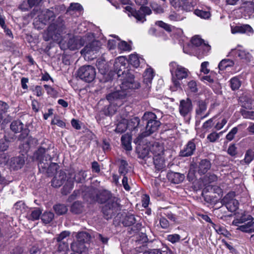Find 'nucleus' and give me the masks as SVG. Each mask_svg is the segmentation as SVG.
<instances>
[{
	"instance_id": "obj_1",
	"label": "nucleus",
	"mask_w": 254,
	"mask_h": 254,
	"mask_svg": "<svg viewBox=\"0 0 254 254\" xmlns=\"http://www.w3.org/2000/svg\"><path fill=\"white\" fill-rule=\"evenodd\" d=\"M127 63V59L124 56H120L116 59L114 66L115 71L119 77H121L122 80L120 91H117L109 94L107 100L112 105L120 106L122 104L121 100L124 99L127 93L125 91L128 89H136L139 87V84L134 80V76L128 70H126Z\"/></svg>"
},
{
	"instance_id": "obj_2",
	"label": "nucleus",
	"mask_w": 254,
	"mask_h": 254,
	"mask_svg": "<svg viewBox=\"0 0 254 254\" xmlns=\"http://www.w3.org/2000/svg\"><path fill=\"white\" fill-rule=\"evenodd\" d=\"M65 30L64 25L61 23L59 25L53 23L51 24L43 34L45 41L50 40L59 43L61 48L63 50L69 49L70 50H75L80 48L85 43V36L83 38L80 36H75L69 39L67 43L65 44L64 40L62 38V35Z\"/></svg>"
},
{
	"instance_id": "obj_3",
	"label": "nucleus",
	"mask_w": 254,
	"mask_h": 254,
	"mask_svg": "<svg viewBox=\"0 0 254 254\" xmlns=\"http://www.w3.org/2000/svg\"><path fill=\"white\" fill-rule=\"evenodd\" d=\"M169 66L172 75V85L170 86V89L172 91H175L181 88L180 80L187 78L190 72L187 68L179 65L175 62L170 63Z\"/></svg>"
},
{
	"instance_id": "obj_4",
	"label": "nucleus",
	"mask_w": 254,
	"mask_h": 254,
	"mask_svg": "<svg viewBox=\"0 0 254 254\" xmlns=\"http://www.w3.org/2000/svg\"><path fill=\"white\" fill-rule=\"evenodd\" d=\"M85 43L88 44L81 51V54L85 60H91L96 57V54L99 52L102 45L101 42L95 39L93 34L88 33L85 36Z\"/></svg>"
},
{
	"instance_id": "obj_5",
	"label": "nucleus",
	"mask_w": 254,
	"mask_h": 254,
	"mask_svg": "<svg viewBox=\"0 0 254 254\" xmlns=\"http://www.w3.org/2000/svg\"><path fill=\"white\" fill-rule=\"evenodd\" d=\"M49 147L44 148L40 147L35 153L34 155L36 159L39 161L38 167L40 170L43 172L49 170L51 165H56V163H52V157L49 154Z\"/></svg>"
},
{
	"instance_id": "obj_6",
	"label": "nucleus",
	"mask_w": 254,
	"mask_h": 254,
	"mask_svg": "<svg viewBox=\"0 0 254 254\" xmlns=\"http://www.w3.org/2000/svg\"><path fill=\"white\" fill-rule=\"evenodd\" d=\"M142 119L143 120L147 121V123L145 127V130L142 132L139 136L140 138L150 135L157 130L160 126V122L155 120L156 116L154 112H145Z\"/></svg>"
},
{
	"instance_id": "obj_7",
	"label": "nucleus",
	"mask_w": 254,
	"mask_h": 254,
	"mask_svg": "<svg viewBox=\"0 0 254 254\" xmlns=\"http://www.w3.org/2000/svg\"><path fill=\"white\" fill-rule=\"evenodd\" d=\"M232 223L238 226L237 230L242 232L249 234L254 233V221L250 215H243L240 218L233 220Z\"/></svg>"
},
{
	"instance_id": "obj_8",
	"label": "nucleus",
	"mask_w": 254,
	"mask_h": 254,
	"mask_svg": "<svg viewBox=\"0 0 254 254\" xmlns=\"http://www.w3.org/2000/svg\"><path fill=\"white\" fill-rule=\"evenodd\" d=\"M211 167V164L209 160L204 159L201 160L195 164H191L190 169L188 174V178L189 180H192L194 174L191 171L192 168H195L200 175L205 174Z\"/></svg>"
},
{
	"instance_id": "obj_9",
	"label": "nucleus",
	"mask_w": 254,
	"mask_h": 254,
	"mask_svg": "<svg viewBox=\"0 0 254 254\" xmlns=\"http://www.w3.org/2000/svg\"><path fill=\"white\" fill-rule=\"evenodd\" d=\"M125 9L128 11V15H131L137 20V22L143 23L146 21L145 16L149 15L151 13V10L149 7L147 6H141L138 10L134 9L130 6H127Z\"/></svg>"
},
{
	"instance_id": "obj_10",
	"label": "nucleus",
	"mask_w": 254,
	"mask_h": 254,
	"mask_svg": "<svg viewBox=\"0 0 254 254\" xmlns=\"http://www.w3.org/2000/svg\"><path fill=\"white\" fill-rule=\"evenodd\" d=\"M95 68L92 65H83L80 67L77 71L78 76L86 82H91L96 76Z\"/></svg>"
},
{
	"instance_id": "obj_11",
	"label": "nucleus",
	"mask_w": 254,
	"mask_h": 254,
	"mask_svg": "<svg viewBox=\"0 0 254 254\" xmlns=\"http://www.w3.org/2000/svg\"><path fill=\"white\" fill-rule=\"evenodd\" d=\"M110 202L106 203L102 208L104 217L107 220L111 219L120 210L117 198H112Z\"/></svg>"
},
{
	"instance_id": "obj_12",
	"label": "nucleus",
	"mask_w": 254,
	"mask_h": 254,
	"mask_svg": "<svg viewBox=\"0 0 254 254\" xmlns=\"http://www.w3.org/2000/svg\"><path fill=\"white\" fill-rule=\"evenodd\" d=\"M235 193L233 191L228 193L222 199L221 203L226 206L231 212H235L239 207V202L235 198Z\"/></svg>"
},
{
	"instance_id": "obj_13",
	"label": "nucleus",
	"mask_w": 254,
	"mask_h": 254,
	"mask_svg": "<svg viewBox=\"0 0 254 254\" xmlns=\"http://www.w3.org/2000/svg\"><path fill=\"white\" fill-rule=\"evenodd\" d=\"M10 129L15 133L21 132L19 139H23L28 136L29 130L24 128L23 124L19 120L13 121L10 125Z\"/></svg>"
},
{
	"instance_id": "obj_14",
	"label": "nucleus",
	"mask_w": 254,
	"mask_h": 254,
	"mask_svg": "<svg viewBox=\"0 0 254 254\" xmlns=\"http://www.w3.org/2000/svg\"><path fill=\"white\" fill-rule=\"evenodd\" d=\"M227 56L233 57L236 58H239L240 60L247 62L250 61L252 58L251 54L243 49L240 46H238L235 49H232Z\"/></svg>"
},
{
	"instance_id": "obj_15",
	"label": "nucleus",
	"mask_w": 254,
	"mask_h": 254,
	"mask_svg": "<svg viewBox=\"0 0 254 254\" xmlns=\"http://www.w3.org/2000/svg\"><path fill=\"white\" fill-rule=\"evenodd\" d=\"M67 178L66 173L60 170L56 173L52 180V186L55 188H59L67 180Z\"/></svg>"
},
{
	"instance_id": "obj_16",
	"label": "nucleus",
	"mask_w": 254,
	"mask_h": 254,
	"mask_svg": "<svg viewBox=\"0 0 254 254\" xmlns=\"http://www.w3.org/2000/svg\"><path fill=\"white\" fill-rule=\"evenodd\" d=\"M39 20L45 24L50 23L54 20L55 14L53 10L45 9L38 15Z\"/></svg>"
},
{
	"instance_id": "obj_17",
	"label": "nucleus",
	"mask_w": 254,
	"mask_h": 254,
	"mask_svg": "<svg viewBox=\"0 0 254 254\" xmlns=\"http://www.w3.org/2000/svg\"><path fill=\"white\" fill-rule=\"evenodd\" d=\"M86 176L85 172L80 170L77 172L71 171L68 173V178L73 181L74 180L76 183H81L85 180Z\"/></svg>"
},
{
	"instance_id": "obj_18",
	"label": "nucleus",
	"mask_w": 254,
	"mask_h": 254,
	"mask_svg": "<svg viewBox=\"0 0 254 254\" xmlns=\"http://www.w3.org/2000/svg\"><path fill=\"white\" fill-rule=\"evenodd\" d=\"M25 163V159L23 156H19L13 157L10 159L9 165L11 169L14 170L21 169Z\"/></svg>"
},
{
	"instance_id": "obj_19",
	"label": "nucleus",
	"mask_w": 254,
	"mask_h": 254,
	"mask_svg": "<svg viewBox=\"0 0 254 254\" xmlns=\"http://www.w3.org/2000/svg\"><path fill=\"white\" fill-rule=\"evenodd\" d=\"M196 146L193 140L189 141L184 148L180 151V155L183 157H188L192 155L195 150Z\"/></svg>"
},
{
	"instance_id": "obj_20",
	"label": "nucleus",
	"mask_w": 254,
	"mask_h": 254,
	"mask_svg": "<svg viewBox=\"0 0 254 254\" xmlns=\"http://www.w3.org/2000/svg\"><path fill=\"white\" fill-rule=\"evenodd\" d=\"M88 244L79 242L77 240L76 242L72 243L71 244V249L72 251L79 254L86 253L88 250L87 245Z\"/></svg>"
},
{
	"instance_id": "obj_21",
	"label": "nucleus",
	"mask_w": 254,
	"mask_h": 254,
	"mask_svg": "<svg viewBox=\"0 0 254 254\" xmlns=\"http://www.w3.org/2000/svg\"><path fill=\"white\" fill-rule=\"evenodd\" d=\"M154 76L153 69L151 68H147L143 74V83L146 84V90H149L151 88L152 80Z\"/></svg>"
},
{
	"instance_id": "obj_22",
	"label": "nucleus",
	"mask_w": 254,
	"mask_h": 254,
	"mask_svg": "<svg viewBox=\"0 0 254 254\" xmlns=\"http://www.w3.org/2000/svg\"><path fill=\"white\" fill-rule=\"evenodd\" d=\"M119 173L120 177L125 176H130L129 167L127 162L125 160L119 161Z\"/></svg>"
},
{
	"instance_id": "obj_23",
	"label": "nucleus",
	"mask_w": 254,
	"mask_h": 254,
	"mask_svg": "<svg viewBox=\"0 0 254 254\" xmlns=\"http://www.w3.org/2000/svg\"><path fill=\"white\" fill-rule=\"evenodd\" d=\"M191 44L196 47L200 46L205 52H208L210 49V47L204 43L203 40L198 36H195L191 40Z\"/></svg>"
},
{
	"instance_id": "obj_24",
	"label": "nucleus",
	"mask_w": 254,
	"mask_h": 254,
	"mask_svg": "<svg viewBox=\"0 0 254 254\" xmlns=\"http://www.w3.org/2000/svg\"><path fill=\"white\" fill-rule=\"evenodd\" d=\"M235 65L234 62L230 59H224L221 60L218 64V68L220 70L223 71L229 70Z\"/></svg>"
},
{
	"instance_id": "obj_25",
	"label": "nucleus",
	"mask_w": 254,
	"mask_h": 254,
	"mask_svg": "<svg viewBox=\"0 0 254 254\" xmlns=\"http://www.w3.org/2000/svg\"><path fill=\"white\" fill-rule=\"evenodd\" d=\"M170 179L174 184H179L182 182L185 179V175L183 174L177 172H171L168 175Z\"/></svg>"
},
{
	"instance_id": "obj_26",
	"label": "nucleus",
	"mask_w": 254,
	"mask_h": 254,
	"mask_svg": "<svg viewBox=\"0 0 254 254\" xmlns=\"http://www.w3.org/2000/svg\"><path fill=\"white\" fill-rule=\"evenodd\" d=\"M154 164L158 170L163 169L165 167L164 157L163 155H155L153 157Z\"/></svg>"
},
{
	"instance_id": "obj_27",
	"label": "nucleus",
	"mask_w": 254,
	"mask_h": 254,
	"mask_svg": "<svg viewBox=\"0 0 254 254\" xmlns=\"http://www.w3.org/2000/svg\"><path fill=\"white\" fill-rule=\"evenodd\" d=\"M144 62V60L137 54H131L129 57V63L135 67L139 66L141 63Z\"/></svg>"
},
{
	"instance_id": "obj_28",
	"label": "nucleus",
	"mask_w": 254,
	"mask_h": 254,
	"mask_svg": "<svg viewBox=\"0 0 254 254\" xmlns=\"http://www.w3.org/2000/svg\"><path fill=\"white\" fill-rule=\"evenodd\" d=\"M192 109V105L189 98L180 101L179 111H190Z\"/></svg>"
},
{
	"instance_id": "obj_29",
	"label": "nucleus",
	"mask_w": 254,
	"mask_h": 254,
	"mask_svg": "<svg viewBox=\"0 0 254 254\" xmlns=\"http://www.w3.org/2000/svg\"><path fill=\"white\" fill-rule=\"evenodd\" d=\"M150 151L155 155H164V147L163 146L158 142H154L151 148H150Z\"/></svg>"
},
{
	"instance_id": "obj_30",
	"label": "nucleus",
	"mask_w": 254,
	"mask_h": 254,
	"mask_svg": "<svg viewBox=\"0 0 254 254\" xmlns=\"http://www.w3.org/2000/svg\"><path fill=\"white\" fill-rule=\"evenodd\" d=\"M76 239L79 242L85 243L89 244L91 237V235L86 232H80L76 235Z\"/></svg>"
},
{
	"instance_id": "obj_31",
	"label": "nucleus",
	"mask_w": 254,
	"mask_h": 254,
	"mask_svg": "<svg viewBox=\"0 0 254 254\" xmlns=\"http://www.w3.org/2000/svg\"><path fill=\"white\" fill-rule=\"evenodd\" d=\"M99 198L100 199V201L101 203H104V202H110V200L112 198H116V197L113 196L112 195V194L107 190H103L102 191L99 196Z\"/></svg>"
},
{
	"instance_id": "obj_32",
	"label": "nucleus",
	"mask_w": 254,
	"mask_h": 254,
	"mask_svg": "<svg viewBox=\"0 0 254 254\" xmlns=\"http://www.w3.org/2000/svg\"><path fill=\"white\" fill-rule=\"evenodd\" d=\"M136 221L134 216L130 213L126 215L122 221V223L125 226H130L134 224Z\"/></svg>"
},
{
	"instance_id": "obj_33",
	"label": "nucleus",
	"mask_w": 254,
	"mask_h": 254,
	"mask_svg": "<svg viewBox=\"0 0 254 254\" xmlns=\"http://www.w3.org/2000/svg\"><path fill=\"white\" fill-rule=\"evenodd\" d=\"M73 181L67 178L66 182L62 189V193L63 195H67L73 188Z\"/></svg>"
},
{
	"instance_id": "obj_34",
	"label": "nucleus",
	"mask_w": 254,
	"mask_h": 254,
	"mask_svg": "<svg viewBox=\"0 0 254 254\" xmlns=\"http://www.w3.org/2000/svg\"><path fill=\"white\" fill-rule=\"evenodd\" d=\"M150 148L147 145H143L138 147L137 148V152L138 157L140 158L144 159L147 157L149 154Z\"/></svg>"
},
{
	"instance_id": "obj_35",
	"label": "nucleus",
	"mask_w": 254,
	"mask_h": 254,
	"mask_svg": "<svg viewBox=\"0 0 254 254\" xmlns=\"http://www.w3.org/2000/svg\"><path fill=\"white\" fill-rule=\"evenodd\" d=\"M127 122L126 120L124 119L122 122L117 124L115 131L117 133H122L127 130Z\"/></svg>"
},
{
	"instance_id": "obj_36",
	"label": "nucleus",
	"mask_w": 254,
	"mask_h": 254,
	"mask_svg": "<svg viewBox=\"0 0 254 254\" xmlns=\"http://www.w3.org/2000/svg\"><path fill=\"white\" fill-rule=\"evenodd\" d=\"M41 214V210L39 208H37L35 209L32 210L30 213L27 215L26 217L29 220L35 221L39 219Z\"/></svg>"
},
{
	"instance_id": "obj_37",
	"label": "nucleus",
	"mask_w": 254,
	"mask_h": 254,
	"mask_svg": "<svg viewBox=\"0 0 254 254\" xmlns=\"http://www.w3.org/2000/svg\"><path fill=\"white\" fill-rule=\"evenodd\" d=\"M54 209L58 215H63L66 213L68 208L66 205L63 204H57L54 206Z\"/></svg>"
},
{
	"instance_id": "obj_38",
	"label": "nucleus",
	"mask_w": 254,
	"mask_h": 254,
	"mask_svg": "<svg viewBox=\"0 0 254 254\" xmlns=\"http://www.w3.org/2000/svg\"><path fill=\"white\" fill-rule=\"evenodd\" d=\"M217 180V177L214 174H208L202 179L204 185L206 186L210 183L216 182Z\"/></svg>"
},
{
	"instance_id": "obj_39",
	"label": "nucleus",
	"mask_w": 254,
	"mask_h": 254,
	"mask_svg": "<svg viewBox=\"0 0 254 254\" xmlns=\"http://www.w3.org/2000/svg\"><path fill=\"white\" fill-rule=\"evenodd\" d=\"M54 217V214L51 212H45L41 216V220L45 224L50 223Z\"/></svg>"
},
{
	"instance_id": "obj_40",
	"label": "nucleus",
	"mask_w": 254,
	"mask_h": 254,
	"mask_svg": "<svg viewBox=\"0 0 254 254\" xmlns=\"http://www.w3.org/2000/svg\"><path fill=\"white\" fill-rule=\"evenodd\" d=\"M71 211L72 212L78 214L83 211V206L79 201L74 202L71 206Z\"/></svg>"
},
{
	"instance_id": "obj_41",
	"label": "nucleus",
	"mask_w": 254,
	"mask_h": 254,
	"mask_svg": "<svg viewBox=\"0 0 254 254\" xmlns=\"http://www.w3.org/2000/svg\"><path fill=\"white\" fill-rule=\"evenodd\" d=\"M254 159V152L251 150H249L247 151L245 158L243 160L241 161V163L244 164V163L246 164H249Z\"/></svg>"
},
{
	"instance_id": "obj_42",
	"label": "nucleus",
	"mask_w": 254,
	"mask_h": 254,
	"mask_svg": "<svg viewBox=\"0 0 254 254\" xmlns=\"http://www.w3.org/2000/svg\"><path fill=\"white\" fill-rule=\"evenodd\" d=\"M229 82L231 88L233 90L238 89L241 85V82L237 77L232 78Z\"/></svg>"
},
{
	"instance_id": "obj_43",
	"label": "nucleus",
	"mask_w": 254,
	"mask_h": 254,
	"mask_svg": "<svg viewBox=\"0 0 254 254\" xmlns=\"http://www.w3.org/2000/svg\"><path fill=\"white\" fill-rule=\"evenodd\" d=\"M121 141L125 148L127 150H131L132 149L131 142L129 137L127 135H123L121 137Z\"/></svg>"
},
{
	"instance_id": "obj_44",
	"label": "nucleus",
	"mask_w": 254,
	"mask_h": 254,
	"mask_svg": "<svg viewBox=\"0 0 254 254\" xmlns=\"http://www.w3.org/2000/svg\"><path fill=\"white\" fill-rule=\"evenodd\" d=\"M140 119L138 117H135L131 118L128 122L127 126L131 129H135L139 126Z\"/></svg>"
},
{
	"instance_id": "obj_45",
	"label": "nucleus",
	"mask_w": 254,
	"mask_h": 254,
	"mask_svg": "<svg viewBox=\"0 0 254 254\" xmlns=\"http://www.w3.org/2000/svg\"><path fill=\"white\" fill-rule=\"evenodd\" d=\"M71 11H75L80 13L83 11V7L78 3H72L67 10L68 12H70Z\"/></svg>"
},
{
	"instance_id": "obj_46",
	"label": "nucleus",
	"mask_w": 254,
	"mask_h": 254,
	"mask_svg": "<svg viewBox=\"0 0 254 254\" xmlns=\"http://www.w3.org/2000/svg\"><path fill=\"white\" fill-rule=\"evenodd\" d=\"M194 13L201 18L208 19L210 17V13L208 11L197 9L194 10Z\"/></svg>"
},
{
	"instance_id": "obj_47",
	"label": "nucleus",
	"mask_w": 254,
	"mask_h": 254,
	"mask_svg": "<svg viewBox=\"0 0 254 254\" xmlns=\"http://www.w3.org/2000/svg\"><path fill=\"white\" fill-rule=\"evenodd\" d=\"M242 8L247 12L254 11V2L253 1H245L243 3Z\"/></svg>"
},
{
	"instance_id": "obj_48",
	"label": "nucleus",
	"mask_w": 254,
	"mask_h": 254,
	"mask_svg": "<svg viewBox=\"0 0 254 254\" xmlns=\"http://www.w3.org/2000/svg\"><path fill=\"white\" fill-rule=\"evenodd\" d=\"M253 28L249 25H241V33L251 35L253 34Z\"/></svg>"
},
{
	"instance_id": "obj_49",
	"label": "nucleus",
	"mask_w": 254,
	"mask_h": 254,
	"mask_svg": "<svg viewBox=\"0 0 254 254\" xmlns=\"http://www.w3.org/2000/svg\"><path fill=\"white\" fill-rule=\"evenodd\" d=\"M181 239V236L179 234H170L167 236V240L173 244L179 242Z\"/></svg>"
},
{
	"instance_id": "obj_50",
	"label": "nucleus",
	"mask_w": 254,
	"mask_h": 254,
	"mask_svg": "<svg viewBox=\"0 0 254 254\" xmlns=\"http://www.w3.org/2000/svg\"><path fill=\"white\" fill-rule=\"evenodd\" d=\"M223 132L220 133H217L216 132H213L208 135L207 139L211 142H215L220 137V134H222Z\"/></svg>"
},
{
	"instance_id": "obj_51",
	"label": "nucleus",
	"mask_w": 254,
	"mask_h": 254,
	"mask_svg": "<svg viewBox=\"0 0 254 254\" xmlns=\"http://www.w3.org/2000/svg\"><path fill=\"white\" fill-rule=\"evenodd\" d=\"M118 48L121 51H130V45L125 41L118 42Z\"/></svg>"
},
{
	"instance_id": "obj_52",
	"label": "nucleus",
	"mask_w": 254,
	"mask_h": 254,
	"mask_svg": "<svg viewBox=\"0 0 254 254\" xmlns=\"http://www.w3.org/2000/svg\"><path fill=\"white\" fill-rule=\"evenodd\" d=\"M70 234L68 231H63L60 235H58L55 239L58 242H66L64 240L66 239V237L69 236Z\"/></svg>"
},
{
	"instance_id": "obj_53",
	"label": "nucleus",
	"mask_w": 254,
	"mask_h": 254,
	"mask_svg": "<svg viewBox=\"0 0 254 254\" xmlns=\"http://www.w3.org/2000/svg\"><path fill=\"white\" fill-rule=\"evenodd\" d=\"M19 9L23 11H26L32 8V6L29 4V1H23L19 5Z\"/></svg>"
},
{
	"instance_id": "obj_54",
	"label": "nucleus",
	"mask_w": 254,
	"mask_h": 254,
	"mask_svg": "<svg viewBox=\"0 0 254 254\" xmlns=\"http://www.w3.org/2000/svg\"><path fill=\"white\" fill-rule=\"evenodd\" d=\"M141 238H137L136 240V243H137L138 245H141L139 247H136V249L141 248V247H144L145 243L147 242L148 241V239L145 234H141V236H140Z\"/></svg>"
},
{
	"instance_id": "obj_55",
	"label": "nucleus",
	"mask_w": 254,
	"mask_h": 254,
	"mask_svg": "<svg viewBox=\"0 0 254 254\" xmlns=\"http://www.w3.org/2000/svg\"><path fill=\"white\" fill-rule=\"evenodd\" d=\"M212 227L218 234L225 235L227 233V230L223 226L213 224Z\"/></svg>"
},
{
	"instance_id": "obj_56",
	"label": "nucleus",
	"mask_w": 254,
	"mask_h": 254,
	"mask_svg": "<svg viewBox=\"0 0 254 254\" xmlns=\"http://www.w3.org/2000/svg\"><path fill=\"white\" fill-rule=\"evenodd\" d=\"M58 243V251L66 252L68 250V244L67 242H61Z\"/></svg>"
},
{
	"instance_id": "obj_57",
	"label": "nucleus",
	"mask_w": 254,
	"mask_h": 254,
	"mask_svg": "<svg viewBox=\"0 0 254 254\" xmlns=\"http://www.w3.org/2000/svg\"><path fill=\"white\" fill-rule=\"evenodd\" d=\"M9 157L5 153H1L0 154V165L5 166L8 163Z\"/></svg>"
},
{
	"instance_id": "obj_58",
	"label": "nucleus",
	"mask_w": 254,
	"mask_h": 254,
	"mask_svg": "<svg viewBox=\"0 0 254 254\" xmlns=\"http://www.w3.org/2000/svg\"><path fill=\"white\" fill-rule=\"evenodd\" d=\"M196 105L198 109L196 111H204L206 110L207 105L205 101L198 100L196 101Z\"/></svg>"
},
{
	"instance_id": "obj_59",
	"label": "nucleus",
	"mask_w": 254,
	"mask_h": 254,
	"mask_svg": "<svg viewBox=\"0 0 254 254\" xmlns=\"http://www.w3.org/2000/svg\"><path fill=\"white\" fill-rule=\"evenodd\" d=\"M188 88L191 92L195 93L198 91L197 84L195 81L191 80L188 83Z\"/></svg>"
},
{
	"instance_id": "obj_60",
	"label": "nucleus",
	"mask_w": 254,
	"mask_h": 254,
	"mask_svg": "<svg viewBox=\"0 0 254 254\" xmlns=\"http://www.w3.org/2000/svg\"><path fill=\"white\" fill-rule=\"evenodd\" d=\"M6 112H0V123L3 121L2 123L6 124L11 120V117L6 115Z\"/></svg>"
},
{
	"instance_id": "obj_61",
	"label": "nucleus",
	"mask_w": 254,
	"mask_h": 254,
	"mask_svg": "<svg viewBox=\"0 0 254 254\" xmlns=\"http://www.w3.org/2000/svg\"><path fill=\"white\" fill-rule=\"evenodd\" d=\"M9 146V142L5 139L0 140V151L6 150Z\"/></svg>"
},
{
	"instance_id": "obj_62",
	"label": "nucleus",
	"mask_w": 254,
	"mask_h": 254,
	"mask_svg": "<svg viewBox=\"0 0 254 254\" xmlns=\"http://www.w3.org/2000/svg\"><path fill=\"white\" fill-rule=\"evenodd\" d=\"M122 184L124 188L127 191H129L130 190V188L128 184V181L129 179L130 176H122Z\"/></svg>"
},
{
	"instance_id": "obj_63",
	"label": "nucleus",
	"mask_w": 254,
	"mask_h": 254,
	"mask_svg": "<svg viewBox=\"0 0 254 254\" xmlns=\"http://www.w3.org/2000/svg\"><path fill=\"white\" fill-rule=\"evenodd\" d=\"M238 132V128L237 127H233L232 130L227 134L226 138L229 141L232 140L234 137L235 135Z\"/></svg>"
},
{
	"instance_id": "obj_64",
	"label": "nucleus",
	"mask_w": 254,
	"mask_h": 254,
	"mask_svg": "<svg viewBox=\"0 0 254 254\" xmlns=\"http://www.w3.org/2000/svg\"><path fill=\"white\" fill-rule=\"evenodd\" d=\"M160 224L163 229H167L170 226L169 221L164 216H162L160 218Z\"/></svg>"
}]
</instances>
